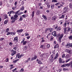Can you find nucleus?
Returning a JSON list of instances; mask_svg holds the SVG:
<instances>
[{"mask_svg":"<svg viewBox=\"0 0 72 72\" xmlns=\"http://www.w3.org/2000/svg\"><path fill=\"white\" fill-rule=\"evenodd\" d=\"M9 45L10 46H12V45H13V43L12 42H10L9 43Z\"/></svg>","mask_w":72,"mask_h":72,"instance_id":"48","label":"nucleus"},{"mask_svg":"<svg viewBox=\"0 0 72 72\" xmlns=\"http://www.w3.org/2000/svg\"><path fill=\"white\" fill-rule=\"evenodd\" d=\"M19 60V59H17L16 60H15L13 61V63H16V62H17V61H18V60Z\"/></svg>","mask_w":72,"mask_h":72,"instance_id":"23","label":"nucleus"},{"mask_svg":"<svg viewBox=\"0 0 72 72\" xmlns=\"http://www.w3.org/2000/svg\"><path fill=\"white\" fill-rule=\"evenodd\" d=\"M3 4V2L2 1H0V6H1Z\"/></svg>","mask_w":72,"mask_h":72,"instance_id":"57","label":"nucleus"},{"mask_svg":"<svg viewBox=\"0 0 72 72\" xmlns=\"http://www.w3.org/2000/svg\"><path fill=\"white\" fill-rule=\"evenodd\" d=\"M16 32H11V35L13 36L14 35H15V34L16 33Z\"/></svg>","mask_w":72,"mask_h":72,"instance_id":"16","label":"nucleus"},{"mask_svg":"<svg viewBox=\"0 0 72 72\" xmlns=\"http://www.w3.org/2000/svg\"><path fill=\"white\" fill-rule=\"evenodd\" d=\"M4 40V38H1L0 39V41H3V40Z\"/></svg>","mask_w":72,"mask_h":72,"instance_id":"51","label":"nucleus"},{"mask_svg":"<svg viewBox=\"0 0 72 72\" xmlns=\"http://www.w3.org/2000/svg\"><path fill=\"white\" fill-rule=\"evenodd\" d=\"M52 2L53 3H57V0H52Z\"/></svg>","mask_w":72,"mask_h":72,"instance_id":"37","label":"nucleus"},{"mask_svg":"<svg viewBox=\"0 0 72 72\" xmlns=\"http://www.w3.org/2000/svg\"><path fill=\"white\" fill-rule=\"evenodd\" d=\"M15 12H14V11H13V10H12V11H10V13L9 15V16H11V14H14V13H15Z\"/></svg>","mask_w":72,"mask_h":72,"instance_id":"8","label":"nucleus"},{"mask_svg":"<svg viewBox=\"0 0 72 72\" xmlns=\"http://www.w3.org/2000/svg\"><path fill=\"white\" fill-rule=\"evenodd\" d=\"M63 71H68V69H66V68H63Z\"/></svg>","mask_w":72,"mask_h":72,"instance_id":"41","label":"nucleus"},{"mask_svg":"<svg viewBox=\"0 0 72 72\" xmlns=\"http://www.w3.org/2000/svg\"><path fill=\"white\" fill-rule=\"evenodd\" d=\"M40 13V11L39 10H37L36 12L37 15H39Z\"/></svg>","mask_w":72,"mask_h":72,"instance_id":"13","label":"nucleus"},{"mask_svg":"<svg viewBox=\"0 0 72 72\" xmlns=\"http://www.w3.org/2000/svg\"><path fill=\"white\" fill-rule=\"evenodd\" d=\"M51 9H53L54 7V4H51Z\"/></svg>","mask_w":72,"mask_h":72,"instance_id":"27","label":"nucleus"},{"mask_svg":"<svg viewBox=\"0 0 72 72\" xmlns=\"http://www.w3.org/2000/svg\"><path fill=\"white\" fill-rule=\"evenodd\" d=\"M21 10H19L16 12H15V15H14V16H11V19L12 20H13L12 21V22H14L15 21H17V19H18L17 18L18 17V15H20L22 14V12H19Z\"/></svg>","mask_w":72,"mask_h":72,"instance_id":"1","label":"nucleus"},{"mask_svg":"<svg viewBox=\"0 0 72 72\" xmlns=\"http://www.w3.org/2000/svg\"><path fill=\"white\" fill-rule=\"evenodd\" d=\"M42 17L43 18H44V19L46 20H46L47 19V18H46V16L43 15L42 16Z\"/></svg>","mask_w":72,"mask_h":72,"instance_id":"15","label":"nucleus"},{"mask_svg":"<svg viewBox=\"0 0 72 72\" xmlns=\"http://www.w3.org/2000/svg\"><path fill=\"white\" fill-rule=\"evenodd\" d=\"M67 28H68V30H66L67 32H69V31H71V29L70 28L68 27Z\"/></svg>","mask_w":72,"mask_h":72,"instance_id":"21","label":"nucleus"},{"mask_svg":"<svg viewBox=\"0 0 72 72\" xmlns=\"http://www.w3.org/2000/svg\"><path fill=\"white\" fill-rule=\"evenodd\" d=\"M64 33H66V31H67V27L66 28H64Z\"/></svg>","mask_w":72,"mask_h":72,"instance_id":"14","label":"nucleus"},{"mask_svg":"<svg viewBox=\"0 0 72 72\" xmlns=\"http://www.w3.org/2000/svg\"><path fill=\"white\" fill-rule=\"evenodd\" d=\"M60 4V3H57L55 4V5H56L57 6H58V5H59Z\"/></svg>","mask_w":72,"mask_h":72,"instance_id":"42","label":"nucleus"},{"mask_svg":"<svg viewBox=\"0 0 72 72\" xmlns=\"http://www.w3.org/2000/svg\"><path fill=\"white\" fill-rule=\"evenodd\" d=\"M53 39H54V37H52L50 39V41H52Z\"/></svg>","mask_w":72,"mask_h":72,"instance_id":"47","label":"nucleus"},{"mask_svg":"<svg viewBox=\"0 0 72 72\" xmlns=\"http://www.w3.org/2000/svg\"><path fill=\"white\" fill-rule=\"evenodd\" d=\"M13 41H15L16 42H18V37H16L14 38Z\"/></svg>","mask_w":72,"mask_h":72,"instance_id":"7","label":"nucleus"},{"mask_svg":"<svg viewBox=\"0 0 72 72\" xmlns=\"http://www.w3.org/2000/svg\"><path fill=\"white\" fill-rule=\"evenodd\" d=\"M22 18H25L26 17H27V16L26 15H22Z\"/></svg>","mask_w":72,"mask_h":72,"instance_id":"20","label":"nucleus"},{"mask_svg":"<svg viewBox=\"0 0 72 72\" xmlns=\"http://www.w3.org/2000/svg\"><path fill=\"white\" fill-rule=\"evenodd\" d=\"M56 19H57V17L56 16H53L52 18V20L53 21H55Z\"/></svg>","mask_w":72,"mask_h":72,"instance_id":"11","label":"nucleus"},{"mask_svg":"<svg viewBox=\"0 0 72 72\" xmlns=\"http://www.w3.org/2000/svg\"><path fill=\"white\" fill-rule=\"evenodd\" d=\"M19 55H20V54L18 53L16 55V58H17L19 56Z\"/></svg>","mask_w":72,"mask_h":72,"instance_id":"31","label":"nucleus"},{"mask_svg":"<svg viewBox=\"0 0 72 72\" xmlns=\"http://www.w3.org/2000/svg\"><path fill=\"white\" fill-rule=\"evenodd\" d=\"M18 45H14V48L13 49L15 50H16L17 48H18Z\"/></svg>","mask_w":72,"mask_h":72,"instance_id":"9","label":"nucleus"},{"mask_svg":"<svg viewBox=\"0 0 72 72\" xmlns=\"http://www.w3.org/2000/svg\"><path fill=\"white\" fill-rule=\"evenodd\" d=\"M24 71V69H21V70H20V72H23Z\"/></svg>","mask_w":72,"mask_h":72,"instance_id":"56","label":"nucleus"},{"mask_svg":"<svg viewBox=\"0 0 72 72\" xmlns=\"http://www.w3.org/2000/svg\"><path fill=\"white\" fill-rule=\"evenodd\" d=\"M23 31V30L22 29L19 30L17 31V32L18 33H21V32H22Z\"/></svg>","mask_w":72,"mask_h":72,"instance_id":"10","label":"nucleus"},{"mask_svg":"<svg viewBox=\"0 0 72 72\" xmlns=\"http://www.w3.org/2000/svg\"><path fill=\"white\" fill-rule=\"evenodd\" d=\"M50 61L51 62H53V61L54 60H53V58H52L50 60Z\"/></svg>","mask_w":72,"mask_h":72,"instance_id":"52","label":"nucleus"},{"mask_svg":"<svg viewBox=\"0 0 72 72\" xmlns=\"http://www.w3.org/2000/svg\"><path fill=\"white\" fill-rule=\"evenodd\" d=\"M6 35H11V32H7Z\"/></svg>","mask_w":72,"mask_h":72,"instance_id":"34","label":"nucleus"},{"mask_svg":"<svg viewBox=\"0 0 72 72\" xmlns=\"http://www.w3.org/2000/svg\"><path fill=\"white\" fill-rule=\"evenodd\" d=\"M46 12H47V13H49V12H50V10H46Z\"/></svg>","mask_w":72,"mask_h":72,"instance_id":"63","label":"nucleus"},{"mask_svg":"<svg viewBox=\"0 0 72 72\" xmlns=\"http://www.w3.org/2000/svg\"><path fill=\"white\" fill-rule=\"evenodd\" d=\"M21 10H23L24 9V6H22L21 8Z\"/></svg>","mask_w":72,"mask_h":72,"instance_id":"24","label":"nucleus"},{"mask_svg":"<svg viewBox=\"0 0 72 72\" xmlns=\"http://www.w3.org/2000/svg\"><path fill=\"white\" fill-rule=\"evenodd\" d=\"M50 32H52L53 31V28H49V30Z\"/></svg>","mask_w":72,"mask_h":72,"instance_id":"26","label":"nucleus"},{"mask_svg":"<svg viewBox=\"0 0 72 72\" xmlns=\"http://www.w3.org/2000/svg\"><path fill=\"white\" fill-rule=\"evenodd\" d=\"M22 57V55H19V57H18L17 58H19L20 59V58H21Z\"/></svg>","mask_w":72,"mask_h":72,"instance_id":"53","label":"nucleus"},{"mask_svg":"<svg viewBox=\"0 0 72 72\" xmlns=\"http://www.w3.org/2000/svg\"><path fill=\"white\" fill-rule=\"evenodd\" d=\"M61 29V28H60V27H59L57 28V31H58V30H59V31H60Z\"/></svg>","mask_w":72,"mask_h":72,"instance_id":"32","label":"nucleus"},{"mask_svg":"<svg viewBox=\"0 0 72 72\" xmlns=\"http://www.w3.org/2000/svg\"><path fill=\"white\" fill-rule=\"evenodd\" d=\"M48 8H50V4H48L47 5Z\"/></svg>","mask_w":72,"mask_h":72,"instance_id":"55","label":"nucleus"},{"mask_svg":"<svg viewBox=\"0 0 72 72\" xmlns=\"http://www.w3.org/2000/svg\"><path fill=\"white\" fill-rule=\"evenodd\" d=\"M17 2L15 1V3L14 4L15 5V6L16 5H17Z\"/></svg>","mask_w":72,"mask_h":72,"instance_id":"64","label":"nucleus"},{"mask_svg":"<svg viewBox=\"0 0 72 72\" xmlns=\"http://www.w3.org/2000/svg\"><path fill=\"white\" fill-rule=\"evenodd\" d=\"M17 70V68H15V69L12 70V71L13 72H14L15 71Z\"/></svg>","mask_w":72,"mask_h":72,"instance_id":"45","label":"nucleus"},{"mask_svg":"<svg viewBox=\"0 0 72 72\" xmlns=\"http://www.w3.org/2000/svg\"><path fill=\"white\" fill-rule=\"evenodd\" d=\"M72 45L70 44H69V43H67V44L66 45V46H69V47H71V46H69L70 45Z\"/></svg>","mask_w":72,"mask_h":72,"instance_id":"38","label":"nucleus"},{"mask_svg":"<svg viewBox=\"0 0 72 72\" xmlns=\"http://www.w3.org/2000/svg\"><path fill=\"white\" fill-rule=\"evenodd\" d=\"M11 52H12V53L11 54V55L12 56H13L15 54H16V51H14L13 50H12Z\"/></svg>","mask_w":72,"mask_h":72,"instance_id":"5","label":"nucleus"},{"mask_svg":"<svg viewBox=\"0 0 72 72\" xmlns=\"http://www.w3.org/2000/svg\"><path fill=\"white\" fill-rule=\"evenodd\" d=\"M6 62H9V59L8 58H7L5 60Z\"/></svg>","mask_w":72,"mask_h":72,"instance_id":"44","label":"nucleus"},{"mask_svg":"<svg viewBox=\"0 0 72 72\" xmlns=\"http://www.w3.org/2000/svg\"><path fill=\"white\" fill-rule=\"evenodd\" d=\"M47 48H49V47H50V45L48 44L47 46Z\"/></svg>","mask_w":72,"mask_h":72,"instance_id":"59","label":"nucleus"},{"mask_svg":"<svg viewBox=\"0 0 72 72\" xmlns=\"http://www.w3.org/2000/svg\"><path fill=\"white\" fill-rule=\"evenodd\" d=\"M69 38L70 40H72V35H70L69 37Z\"/></svg>","mask_w":72,"mask_h":72,"instance_id":"35","label":"nucleus"},{"mask_svg":"<svg viewBox=\"0 0 72 72\" xmlns=\"http://www.w3.org/2000/svg\"><path fill=\"white\" fill-rule=\"evenodd\" d=\"M4 19H6L7 18H8V16L7 15H4Z\"/></svg>","mask_w":72,"mask_h":72,"instance_id":"25","label":"nucleus"},{"mask_svg":"<svg viewBox=\"0 0 72 72\" xmlns=\"http://www.w3.org/2000/svg\"><path fill=\"white\" fill-rule=\"evenodd\" d=\"M38 63L39 64H42V63L41 62V61H39V62H38Z\"/></svg>","mask_w":72,"mask_h":72,"instance_id":"28","label":"nucleus"},{"mask_svg":"<svg viewBox=\"0 0 72 72\" xmlns=\"http://www.w3.org/2000/svg\"><path fill=\"white\" fill-rule=\"evenodd\" d=\"M58 57V56H55V58H54V59H57V58Z\"/></svg>","mask_w":72,"mask_h":72,"instance_id":"62","label":"nucleus"},{"mask_svg":"<svg viewBox=\"0 0 72 72\" xmlns=\"http://www.w3.org/2000/svg\"><path fill=\"white\" fill-rule=\"evenodd\" d=\"M25 40V38H24L22 39V40L21 42V43H23V42H24V40Z\"/></svg>","mask_w":72,"mask_h":72,"instance_id":"46","label":"nucleus"},{"mask_svg":"<svg viewBox=\"0 0 72 72\" xmlns=\"http://www.w3.org/2000/svg\"><path fill=\"white\" fill-rule=\"evenodd\" d=\"M23 20V17H22V16H21L20 17V18L19 20V21H22Z\"/></svg>","mask_w":72,"mask_h":72,"instance_id":"17","label":"nucleus"},{"mask_svg":"<svg viewBox=\"0 0 72 72\" xmlns=\"http://www.w3.org/2000/svg\"><path fill=\"white\" fill-rule=\"evenodd\" d=\"M15 9H16V7H13L12 8V9L13 10H14Z\"/></svg>","mask_w":72,"mask_h":72,"instance_id":"40","label":"nucleus"},{"mask_svg":"<svg viewBox=\"0 0 72 72\" xmlns=\"http://www.w3.org/2000/svg\"><path fill=\"white\" fill-rule=\"evenodd\" d=\"M49 28H46V30H45V33H46V32H47V31H49Z\"/></svg>","mask_w":72,"mask_h":72,"instance_id":"22","label":"nucleus"},{"mask_svg":"<svg viewBox=\"0 0 72 72\" xmlns=\"http://www.w3.org/2000/svg\"><path fill=\"white\" fill-rule=\"evenodd\" d=\"M37 58V57L36 56H35L33 58H32L31 59V60H35Z\"/></svg>","mask_w":72,"mask_h":72,"instance_id":"12","label":"nucleus"},{"mask_svg":"<svg viewBox=\"0 0 72 72\" xmlns=\"http://www.w3.org/2000/svg\"><path fill=\"white\" fill-rule=\"evenodd\" d=\"M63 34L62 33L60 35V37H59V42L60 41V40H61V39H62V38L63 37Z\"/></svg>","mask_w":72,"mask_h":72,"instance_id":"6","label":"nucleus"},{"mask_svg":"<svg viewBox=\"0 0 72 72\" xmlns=\"http://www.w3.org/2000/svg\"><path fill=\"white\" fill-rule=\"evenodd\" d=\"M70 60V59H68L66 61V63H67V62H69Z\"/></svg>","mask_w":72,"mask_h":72,"instance_id":"49","label":"nucleus"},{"mask_svg":"<svg viewBox=\"0 0 72 72\" xmlns=\"http://www.w3.org/2000/svg\"><path fill=\"white\" fill-rule=\"evenodd\" d=\"M9 31V28H7L5 30L6 32H8Z\"/></svg>","mask_w":72,"mask_h":72,"instance_id":"33","label":"nucleus"},{"mask_svg":"<svg viewBox=\"0 0 72 72\" xmlns=\"http://www.w3.org/2000/svg\"><path fill=\"white\" fill-rule=\"evenodd\" d=\"M45 53H43L40 55V57H45Z\"/></svg>","mask_w":72,"mask_h":72,"instance_id":"18","label":"nucleus"},{"mask_svg":"<svg viewBox=\"0 0 72 72\" xmlns=\"http://www.w3.org/2000/svg\"><path fill=\"white\" fill-rule=\"evenodd\" d=\"M59 63H65V61H62V59L61 58H59Z\"/></svg>","mask_w":72,"mask_h":72,"instance_id":"3","label":"nucleus"},{"mask_svg":"<svg viewBox=\"0 0 72 72\" xmlns=\"http://www.w3.org/2000/svg\"><path fill=\"white\" fill-rule=\"evenodd\" d=\"M65 57V55L64 54H63L62 56V58H64Z\"/></svg>","mask_w":72,"mask_h":72,"instance_id":"60","label":"nucleus"},{"mask_svg":"<svg viewBox=\"0 0 72 72\" xmlns=\"http://www.w3.org/2000/svg\"><path fill=\"white\" fill-rule=\"evenodd\" d=\"M66 26H67V23L66 22H65L64 24V27H66Z\"/></svg>","mask_w":72,"mask_h":72,"instance_id":"61","label":"nucleus"},{"mask_svg":"<svg viewBox=\"0 0 72 72\" xmlns=\"http://www.w3.org/2000/svg\"><path fill=\"white\" fill-rule=\"evenodd\" d=\"M53 36H54L55 37V36H57V33H56V32H55L54 33V34H53Z\"/></svg>","mask_w":72,"mask_h":72,"instance_id":"36","label":"nucleus"},{"mask_svg":"<svg viewBox=\"0 0 72 72\" xmlns=\"http://www.w3.org/2000/svg\"><path fill=\"white\" fill-rule=\"evenodd\" d=\"M72 51V50H68V49H66L65 50V51L66 52H67V53H68L69 54H71V53H72V52H71Z\"/></svg>","mask_w":72,"mask_h":72,"instance_id":"4","label":"nucleus"},{"mask_svg":"<svg viewBox=\"0 0 72 72\" xmlns=\"http://www.w3.org/2000/svg\"><path fill=\"white\" fill-rule=\"evenodd\" d=\"M61 18H64V15H62L61 16Z\"/></svg>","mask_w":72,"mask_h":72,"instance_id":"58","label":"nucleus"},{"mask_svg":"<svg viewBox=\"0 0 72 72\" xmlns=\"http://www.w3.org/2000/svg\"><path fill=\"white\" fill-rule=\"evenodd\" d=\"M26 43H27V41H25L24 42L23 44V45H25Z\"/></svg>","mask_w":72,"mask_h":72,"instance_id":"50","label":"nucleus"},{"mask_svg":"<svg viewBox=\"0 0 72 72\" xmlns=\"http://www.w3.org/2000/svg\"><path fill=\"white\" fill-rule=\"evenodd\" d=\"M70 66L69 64H66V67H69V66Z\"/></svg>","mask_w":72,"mask_h":72,"instance_id":"39","label":"nucleus"},{"mask_svg":"<svg viewBox=\"0 0 72 72\" xmlns=\"http://www.w3.org/2000/svg\"><path fill=\"white\" fill-rule=\"evenodd\" d=\"M34 14H35V11H33L32 12V17H34Z\"/></svg>","mask_w":72,"mask_h":72,"instance_id":"19","label":"nucleus"},{"mask_svg":"<svg viewBox=\"0 0 72 72\" xmlns=\"http://www.w3.org/2000/svg\"><path fill=\"white\" fill-rule=\"evenodd\" d=\"M30 37H31L30 36H28L26 37V38H27V39H30Z\"/></svg>","mask_w":72,"mask_h":72,"instance_id":"54","label":"nucleus"},{"mask_svg":"<svg viewBox=\"0 0 72 72\" xmlns=\"http://www.w3.org/2000/svg\"><path fill=\"white\" fill-rule=\"evenodd\" d=\"M68 6H67L66 7H65L64 8V10H65L64 11V13H66L68 12Z\"/></svg>","mask_w":72,"mask_h":72,"instance_id":"2","label":"nucleus"},{"mask_svg":"<svg viewBox=\"0 0 72 72\" xmlns=\"http://www.w3.org/2000/svg\"><path fill=\"white\" fill-rule=\"evenodd\" d=\"M69 6L70 8H72V4H70L69 5Z\"/></svg>","mask_w":72,"mask_h":72,"instance_id":"43","label":"nucleus"},{"mask_svg":"<svg viewBox=\"0 0 72 72\" xmlns=\"http://www.w3.org/2000/svg\"><path fill=\"white\" fill-rule=\"evenodd\" d=\"M8 20H5L4 22V24H7V23H8Z\"/></svg>","mask_w":72,"mask_h":72,"instance_id":"29","label":"nucleus"},{"mask_svg":"<svg viewBox=\"0 0 72 72\" xmlns=\"http://www.w3.org/2000/svg\"><path fill=\"white\" fill-rule=\"evenodd\" d=\"M66 67V64H63L61 66V67Z\"/></svg>","mask_w":72,"mask_h":72,"instance_id":"30","label":"nucleus"}]
</instances>
